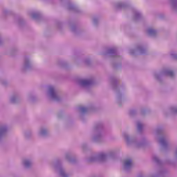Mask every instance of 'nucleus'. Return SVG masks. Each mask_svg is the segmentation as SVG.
Returning a JSON list of instances; mask_svg holds the SVG:
<instances>
[{
	"label": "nucleus",
	"instance_id": "f257e3e1",
	"mask_svg": "<svg viewBox=\"0 0 177 177\" xmlns=\"http://www.w3.org/2000/svg\"><path fill=\"white\" fill-rule=\"evenodd\" d=\"M124 165L126 168H129L132 165V160H126L124 162Z\"/></svg>",
	"mask_w": 177,
	"mask_h": 177
},
{
	"label": "nucleus",
	"instance_id": "f03ea898",
	"mask_svg": "<svg viewBox=\"0 0 177 177\" xmlns=\"http://www.w3.org/2000/svg\"><path fill=\"white\" fill-rule=\"evenodd\" d=\"M90 84H91L90 80H82V84L83 85H90Z\"/></svg>",
	"mask_w": 177,
	"mask_h": 177
},
{
	"label": "nucleus",
	"instance_id": "7ed1b4c3",
	"mask_svg": "<svg viewBox=\"0 0 177 177\" xmlns=\"http://www.w3.org/2000/svg\"><path fill=\"white\" fill-rule=\"evenodd\" d=\"M50 93L53 96V97H55V89L53 87H50Z\"/></svg>",
	"mask_w": 177,
	"mask_h": 177
},
{
	"label": "nucleus",
	"instance_id": "20e7f679",
	"mask_svg": "<svg viewBox=\"0 0 177 177\" xmlns=\"http://www.w3.org/2000/svg\"><path fill=\"white\" fill-rule=\"evenodd\" d=\"M149 34H150V35H154V34H156V30L151 28L149 30Z\"/></svg>",
	"mask_w": 177,
	"mask_h": 177
},
{
	"label": "nucleus",
	"instance_id": "39448f33",
	"mask_svg": "<svg viewBox=\"0 0 177 177\" xmlns=\"http://www.w3.org/2000/svg\"><path fill=\"white\" fill-rule=\"evenodd\" d=\"M30 161H28V160H26L25 162H24V165H26V167H30Z\"/></svg>",
	"mask_w": 177,
	"mask_h": 177
},
{
	"label": "nucleus",
	"instance_id": "423d86ee",
	"mask_svg": "<svg viewBox=\"0 0 177 177\" xmlns=\"http://www.w3.org/2000/svg\"><path fill=\"white\" fill-rule=\"evenodd\" d=\"M160 143H161V145H162L164 146V145H165L167 143V141H165V140H164V138H162L160 140Z\"/></svg>",
	"mask_w": 177,
	"mask_h": 177
},
{
	"label": "nucleus",
	"instance_id": "0eeeda50",
	"mask_svg": "<svg viewBox=\"0 0 177 177\" xmlns=\"http://www.w3.org/2000/svg\"><path fill=\"white\" fill-rule=\"evenodd\" d=\"M167 75H169V77H173L174 72H172V71L167 72Z\"/></svg>",
	"mask_w": 177,
	"mask_h": 177
},
{
	"label": "nucleus",
	"instance_id": "6e6552de",
	"mask_svg": "<svg viewBox=\"0 0 177 177\" xmlns=\"http://www.w3.org/2000/svg\"><path fill=\"white\" fill-rule=\"evenodd\" d=\"M143 127V125L141 123H138V129H142V127Z\"/></svg>",
	"mask_w": 177,
	"mask_h": 177
},
{
	"label": "nucleus",
	"instance_id": "1a4fd4ad",
	"mask_svg": "<svg viewBox=\"0 0 177 177\" xmlns=\"http://www.w3.org/2000/svg\"><path fill=\"white\" fill-rule=\"evenodd\" d=\"M82 111L85 113L86 111V108H82Z\"/></svg>",
	"mask_w": 177,
	"mask_h": 177
},
{
	"label": "nucleus",
	"instance_id": "9d476101",
	"mask_svg": "<svg viewBox=\"0 0 177 177\" xmlns=\"http://www.w3.org/2000/svg\"><path fill=\"white\" fill-rule=\"evenodd\" d=\"M45 132H46V131H45L44 130L41 131V133H42V134L45 133Z\"/></svg>",
	"mask_w": 177,
	"mask_h": 177
}]
</instances>
